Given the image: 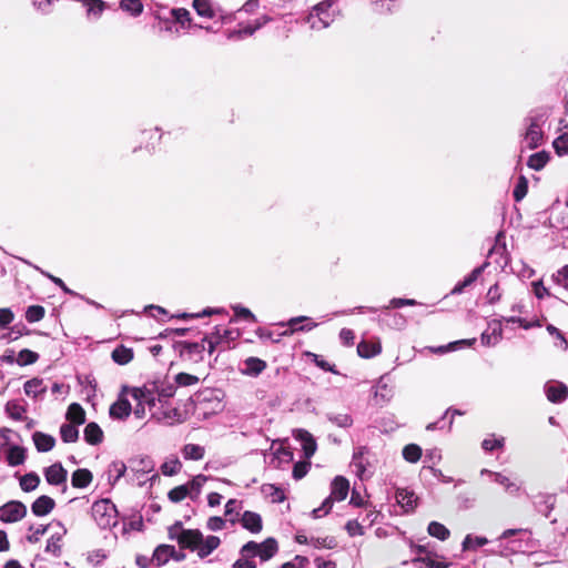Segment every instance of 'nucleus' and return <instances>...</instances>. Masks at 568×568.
Wrapping results in <instances>:
<instances>
[{"mask_svg":"<svg viewBox=\"0 0 568 568\" xmlns=\"http://www.w3.org/2000/svg\"><path fill=\"white\" fill-rule=\"evenodd\" d=\"M171 537L176 538L182 547L196 551L201 558L209 556L221 542L216 536L204 538L196 529H182L176 536L171 530Z\"/></svg>","mask_w":568,"mask_h":568,"instance_id":"1","label":"nucleus"},{"mask_svg":"<svg viewBox=\"0 0 568 568\" xmlns=\"http://www.w3.org/2000/svg\"><path fill=\"white\" fill-rule=\"evenodd\" d=\"M92 517L100 528L109 529L116 525L118 510L109 499H101L93 503Z\"/></svg>","mask_w":568,"mask_h":568,"instance_id":"2","label":"nucleus"},{"mask_svg":"<svg viewBox=\"0 0 568 568\" xmlns=\"http://www.w3.org/2000/svg\"><path fill=\"white\" fill-rule=\"evenodd\" d=\"M277 551V542L273 538H267L261 544L248 541L242 548L245 557H258L262 561L268 560Z\"/></svg>","mask_w":568,"mask_h":568,"instance_id":"3","label":"nucleus"},{"mask_svg":"<svg viewBox=\"0 0 568 568\" xmlns=\"http://www.w3.org/2000/svg\"><path fill=\"white\" fill-rule=\"evenodd\" d=\"M224 394L217 389H206L201 394L200 408L205 416H211L223 412Z\"/></svg>","mask_w":568,"mask_h":568,"instance_id":"4","label":"nucleus"},{"mask_svg":"<svg viewBox=\"0 0 568 568\" xmlns=\"http://www.w3.org/2000/svg\"><path fill=\"white\" fill-rule=\"evenodd\" d=\"M128 393L136 402L134 415L142 418L145 415V407H153L155 405V397L151 390L141 387H133L128 389Z\"/></svg>","mask_w":568,"mask_h":568,"instance_id":"5","label":"nucleus"},{"mask_svg":"<svg viewBox=\"0 0 568 568\" xmlns=\"http://www.w3.org/2000/svg\"><path fill=\"white\" fill-rule=\"evenodd\" d=\"M27 515V507L21 501H9L0 507V520L3 523H17Z\"/></svg>","mask_w":568,"mask_h":568,"instance_id":"6","label":"nucleus"},{"mask_svg":"<svg viewBox=\"0 0 568 568\" xmlns=\"http://www.w3.org/2000/svg\"><path fill=\"white\" fill-rule=\"evenodd\" d=\"M183 557L184 555L182 552H178L173 546L160 545L154 550L150 564L154 566H164L170 562V559L180 561Z\"/></svg>","mask_w":568,"mask_h":568,"instance_id":"7","label":"nucleus"},{"mask_svg":"<svg viewBox=\"0 0 568 568\" xmlns=\"http://www.w3.org/2000/svg\"><path fill=\"white\" fill-rule=\"evenodd\" d=\"M293 436L301 443L305 457L311 458L317 448L313 435L305 429H296L293 432Z\"/></svg>","mask_w":568,"mask_h":568,"instance_id":"8","label":"nucleus"},{"mask_svg":"<svg viewBox=\"0 0 568 568\" xmlns=\"http://www.w3.org/2000/svg\"><path fill=\"white\" fill-rule=\"evenodd\" d=\"M286 325L290 327L282 333V336H291L297 331H312L317 326L316 323L310 321L306 316L292 317L287 321Z\"/></svg>","mask_w":568,"mask_h":568,"instance_id":"9","label":"nucleus"},{"mask_svg":"<svg viewBox=\"0 0 568 568\" xmlns=\"http://www.w3.org/2000/svg\"><path fill=\"white\" fill-rule=\"evenodd\" d=\"M239 520L242 527L252 534H258L263 528L262 517L254 511H244Z\"/></svg>","mask_w":568,"mask_h":568,"instance_id":"10","label":"nucleus"},{"mask_svg":"<svg viewBox=\"0 0 568 568\" xmlns=\"http://www.w3.org/2000/svg\"><path fill=\"white\" fill-rule=\"evenodd\" d=\"M44 477L50 485L59 486L65 484L68 473L61 464H53L44 470Z\"/></svg>","mask_w":568,"mask_h":568,"instance_id":"11","label":"nucleus"},{"mask_svg":"<svg viewBox=\"0 0 568 568\" xmlns=\"http://www.w3.org/2000/svg\"><path fill=\"white\" fill-rule=\"evenodd\" d=\"M349 490V483L346 478L337 476L332 483L331 505L333 500H344Z\"/></svg>","mask_w":568,"mask_h":568,"instance_id":"12","label":"nucleus"},{"mask_svg":"<svg viewBox=\"0 0 568 568\" xmlns=\"http://www.w3.org/2000/svg\"><path fill=\"white\" fill-rule=\"evenodd\" d=\"M490 332H484L481 334V343L485 346H495L503 336V327L500 322L494 321L489 324Z\"/></svg>","mask_w":568,"mask_h":568,"instance_id":"13","label":"nucleus"},{"mask_svg":"<svg viewBox=\"0 0 568 568\" xmlns=\"http://www.w3.org/2000/svg\"><path fill=\"white\" fill-rule=\"evenodd\" d=\"M54 506L55 503L51 497L42 495L33 501L31 510L36 516L42 517L50 514Z\"/></svg>","mask_w":568,"mask_h":568,"instance_id":"14","label":"nucleus"},{"mask_svg":"<svg viewBox=\"0 0 568 568\" xmlns=\"http://www.w3.org/2000/svg\"><path fill=\"white\" fill-rule=\"evenodd\" d=\"M542 138H544V134H542L541 128L536 122H532V123H530V125L528 126V129L526 131L524 141H525L527 148L536 149L537 146H539L541 144Z\"/></svg>","mask_w":568,"mask_h":568,"instance_id":"15","label":"nucleus"},{"mask_svg":"<svg viewBox=\"0 0 568 568\" xmlns=\"http://www.w3.org/2000/svg\"><path fill=\"white\" fill-rule=\"evenodd\" d=\"M57 530L51 535L48 540L47 550L53 552L54 555L60 551L61 540L63 536L67 534V528L60 521L54 524Z\"/></svg>","mask_w":568,"mask_h":568,"instance_id":"16","label":"nucleus"},{"mask_svg":"<svg viewBox=\"0 0 568 568\" xmlns=\"http://www.w3.org/2000/svg\"><path fill=\"white\" fill-rule=\"evenodd\" d=\"M547 398L552 403L562 402L568 395V388L565 384L552 383L546 386Z\"/></svg>","mask_w":568,"mask_h":568,"instance_id":"17","label":"nucleus"},{"mask_svg":"<svg viewBox=\"0 0 568 568\" xmlns=\"http://www.w3.org/2000/svg\"><path fill=\"white\" fill-rule=\"evenodd\" d=\"M396 499L406 511H410L417 506V497L415 493L407 489H398L396 493Z\"/></svg>","mask_w":568,"mask_h":568,"instance_id":"18","label":"nucleus"},{"mask_svg":"<svg viewBox=\"0 0 568 568\" xmlns=\"http://www.w3.org/2000/svg\"><path fill=\"white\" fill-rule=\"evenodd\" d=\"M131 413V404L124 398L120 397L113 405L110 407V415L114 418L123 419L128 417Z\"/></svg>","mask_w":568,"mask_h":568,"instance_id":"19","label":"nucleus"},{"mask_svg":"<svg viewBox=\"0 0 568 568\" xmlns=\"http://www.w3.org/2000/svg\"><path fill=\"white\" fill-rule=\"evenodd\" d=\"M244 365L243 374L247 376H257L266 368V363L258 357L246 358Z\"/></svg>","mask_w":568,"mask_h":568,"instance_id":"20","label":"nucleus"},{"mask_svg":"<svg viewBox=\"0 0 568 568\" xmlns=\"http://www.w3.org/2000/svg\"><path fill=\"white\" fill-rule=\"evenodd\" d=\"M6 460L12 467L22 465L26 460V450L17 445L10 446L6 452Z\"/></svg>","mask_w":568,"mask_h":568,"instance_id":"21","label":"nucleus"},{"mask_svg":"<svg viewBox=\"0 0 568 568\" xmlns=\"http://www.w3.org/2000/svg\"><path fill=\"white\" fill-rule=\"evenodd\" d=\"M33 443L39 452H49L53 448L55 439L48 434L36 432L33 434Z\"/></svg>","mask_w":568,"mask_h":568,"instance_id":"22","label":"nucleus"},{"mask_svg":"<svg viewBox=\"0 0 568 568\" xmlns=\"http://www.w3.org/2000/svg\"><path fill=\"white\" fill-rule=\"evenodd\" d=\"M92 481V474L88 469H77L72 474L71 483L72 486L75 488H85L88 487Z\"/></svg>","mask_w":568,"mask_h":568,"instance_id":"23","label":"nucleus"},{"mask_svg":"<svg viewBox=\"0 0 568 568\" xmlns=\"http://www.w3.org/2000/svg\"><path fill=\"white\" fill-rule=\"evenodd\" d=\"M65 417L73 425H82L85 422V412L81 405L73 403L68 407Z\"/></svg>","mask_w":568,"mask_h":568,"instance_id":"24","label":"nucleus"},{"mask_svg":"<svg viewBox=\"0 0 568 568\" xmlns=\"http://www.w3.org/2000/svg\"><path fill=\"white\" fill-rule=\"evenodd\" d=\"M382 347L379 343L361 342L357 345V353L361 357L371 358L381 353Z\"/></svg>","mask_w":568,"mask_h":568,"instance_id":"25","label":"nucleus"},{"mask_svg":"<svg viewBox=\"0 0 568 568\" xmlns=\"http://www.w3.org/2000/svg\"><path fill=\"white\" fill-rule=\"evenodd\" d=\"M272 448L274 449V459L277 462L276 467L290 464L293 460V453L283 444H280L277 447L273 444Z\"/></svg>","mask_w":568,"mask_h":568,"instance_id":"26","label":"nucleus"},{"mask_svg":"<svg viewBox=\"0 0 568 568\" xmlns=\"http://www.w3.org/2000/svg\"><path fill=\"white\" fill-rule=\"evenodd\" d=\"M427 532L442 541L447 540L450 536L449 529L438 521H430L427 527Z\"/></svg>","mask_w":568,"mask_h":568,"instance_id":"27","label":"nucleus"},{"mask_svg":"<svg viewBox=\"0 0 568 568\" xmlns=\"http://www.w3.org/2000/svg\"><path fill=\"white\" fill-rule=\"evenodd\" d=\"M103 433L98 424L89 423L84 428V438L89 444L95 445L102 440Z\"/></svg>","mask_w":568,"mask_h":568,"instance_id":"28","label":"nucleus"},{"mask_svg":"<svg viewBox=\"0 0 568 568\" xmlns=\"http://www.w3.org/2000/svg\"><path fill=\"white\" fill-rule=\"evenodd\" d=\"M112 359L119 365H125L133 359V352L125 346H118L111 354Z\"/></svg>","mask_w":568,"mask_h":568,"instance_id":"29","label":"nucleus"},{"mask_svg":"<svg viewBox=\"0 0 568 568\" xmlns=\"http://www.w3.org/2000/svg\"><path fill=\"white\" fill-rule=\"evenodd\" d=\"M205 449L196 444H186L182 449V455L187 460H200L204 457Z\"/></svg>","mask_w":568,"mask_h":568,"instance_id":"30","label":"nucleus"},{"mask_svg":"<svg viewBox=\"0 0 568 568\" xmlns=\"http://www.w3.org/2000/svg\"><path fill=\"white\" fill-rule=\"evenodd\" d=\"M548 161L549 155L547 152H537L529 156L527 165L535 171H540L546 166Z\"/></svg>","mask_w":568,"mask_h":568,"instance_id":"31","label":"nucleus"},{"mask_svg":"<svg viewBox=\"0 0 568 568\" xmlns=\"http://www.w3.org/2000/svg\"><path fill=\"white\" fill-rule=\"evenodd\" d=\"M120 9L129 12L133 17H138L143 12V3L141 0H121Z\"/></svg>","mask_w":568,"mask_h":568,"instance_id":"32","label":"nucleus"},{"mask_svg":"<svg viewBox=\"0 0 568 568\" xmlns=\"http://www.w3.org/2000/svg\"><path fill=\"white\" fill-rule=\"evenodd\" d=\"M483 273V266L476 267L473 272L460 283H458L453 290L452 294H460L464 288L471 285Z\"/></svg>","mask_w":568,"mask_h":568,"instance_id":"33","label":"nucleus"},{"mask_svg":"<svg viewBox=\"0 0 568 568\" xmlns=\"http://www.w3.org/2000/svg\"><path fill=\"white\" fill-rule=\"evenodd\" d=\"M44 390L45 387L43 386V382L41 379L33 378L24 384V393L28 396L38 397L40 394L44 393Z\"/></svg>","mask_w":568,"mask_h":568,"instance_id":"34","label":"nucleus"},{"mask_svg":"<svg viewBox=\"0 0 568 568\" xmlns=\"http://www.w3.org/2000/svg\"><path fill=\"white\" fill-rule=\"evenodd\" d=\"M403 457L408 463H417L422 457V448L416 444H408L403 448Z\"/></svg>","mask_w":568,"mask_h":568,"instance_id":"35","label":"nucleus"},{"mask_svg":"<svg viewBox=\"0 0 568 568\" xmlns=\"http://www.w3.org/2000/svg\"><path fill=\"white\" fill-rule=\"evenodd\" d=\"M40 484V478L34 473L26 474L20 478V487L23 491H32Z\"/></svg>","mask_w":568,"mask_h":568,"instance_id":"36","label":"nucleus"},{"mask_svg":"<svg viewBox=\"0 0 568 568\" xmlns=\"http://www.w3.org/2000/svg\"><path fill=\"white\" fill-rule=\"evenodd\" d=\"M193 8L201 17L209 19L214 17V10L209 0H193Z\"/></svg>","mask_w":568,"mask_h":568,"instance_id":"37","label":"nucleus"},{"mask_svg":"<svg viewBox=\"0 0 568 568\" xmlns=\"http://www.w3.org/2000/svg\"><path fill=\"white\" fill-rule=\"evenodd\" d=\"M60 434L65 443H74L79 437V432L73 424H63L60 428Z\"/></svg>","mask_w":568,"mask_h":568,"instance_id":"38","label":"nucleus"},{"mask_svg":"<svg viewBox=\"0 0 568 568\" xmlns=\"http://www.w3.org/2000/svg\"><path fill=\"white\" fill-rule=\"evenodd\" d=\"M181 467L182 465L180 460L173 457L163 463V465L161 466V470L162 474L165 476H173L180 471Z\"/></svg>","mask_w":568,"mask_h":568,"instance_id":"39","label":"nucleus"},{"mask_svg":"<svg viewBox=\"0 0 568 568\" xmlns=\"http://www.w3.org/2000/svg\"><path fill=\"white\" fill-rule=\"evenodd\" d=\"M190 496V487L186 485L176 486L169 491V498L173 503H179Z\"/></svg>","mask_w":568,"mask_h":568,"instance_id":"40","label":"nucleus"},{"mask_svg":"<svg viewBox=\"0 0 568 568\" xmlns=\"http://www.w3.org/2000/svg\"><path fill=\"white\" fill-rule=\"evenodd\" d=\"M487 544V539L485 537L479 536H466V538L463 541V549L464 550H473L476 548H479Z\"/></svg>","mask_w":568,"mask_h":568,"instance_id":"41","label":"nucleus"},{"mask_svg":"<svg viewBox=\"0 0 568 568\" xmlns=\"http://www.w3.org/2000/svg\"><path fill=\"white\" fill-rule=\"evenodd\" d=\"M206 480V476L197 475L190 483L185 484L186 487H190V497L197 496Z\"/></svg>","mask_w":568,"mask_h":568,"instance_id":"42","label":"nucleus"},{"mask_svg":"<svg viewBox=\"0 0 568 568\" xmlns=\"http://www.w3.org/2000/svg\"><path fill=\"white\" fill-rule=\"evenodd\" d=\"M38 354L30 349H22L19 352L17 363L21 366L30 365L37 362Z\"/></svg>","mask_w":568,"mask_h":568,"instance_id":"43","label":"nucleus"},{"mask_svg":"<svg viewBox=\"0 0 568 568\" xmlns=\"http://www.w3.org/2000/svg\"><path fill=\"white\" fill-rule=\"evenodd\" d=\"M527 191H528V181L524 175H521V176H519L517 184L515 186V190H514L515 200L517 202L521 201L526 196Z\"/></svg>","mask_w":568,"mask_h":568,"instance_id":"44","label":"nucleus"},{"mask_svg":"<svg viewBox=\"0 0 568 568\" xmlns=\"http://www.w3.org/2000/svg\"><path fill=\"white\" fill-rule=\"evenodd\" d=\"M174 381L179 386L187 387V386L196 385L200 379L195 375H191L187 373H179L175 376Z\"/></svg>","mask_w":568,"mask_h":568,"instance_id":"45","label":"nucleus"},{"mask_svg":"<svg viewBox=\"0 0 568 568\" xmlns=\"http://www.w3.org/2000/svg\"><path fill=\"white\" fill-rule=\"evenodd\" d=\"M44 316V308L39 305L29 306L26 313L28 322H39Z\"/></svg>","mask_w":568,"mask_h":568,"instance_id":"46","label":"nucleus"},{"mask_svg":"<svg viewBox=\"0 0 568 568\" xmlns=\"http://www.w3.org/2000/svg\"><path fill=\"white\" fill-rule=\"evenodd\" d=\"M495 481L503 486L508 493H516L518 490L516 483L505 475L496 474Z\"/></svg>","mask_w":568,"mask_h":568,"instance_id":"47","label":"nucleus"},{"mask_svg":"<svg viewBox=\"0 0 568 568\" xmlns=\"http://www.w3.org/2000/svg\"><path fill=\"white\" fill-rule=\"evenodd\" d=\"M552 281L568 291V265L562 266L552 274Z\"/></svg>","mask_w":568,"mask_h":568,"instance_id":"48","label":"nucleus"},{"mask_svg":"<svg viewBox=\"0 0 568 568\" xmlns=\"http://www.w3.org/2000/svg\"><path fill=\"white\" fill-rule=\"evenodd\" d=\"M554 149L558 155L568 154V134H561L554 141Z\"/></svg>","mask_w":568,"mask_h":568,"instance_id":"49","label":"nucleus"},{"mask_svg":"<svg viewBox=\"0 0 568 568\" xmlns=\"http://www.w3.org/2000/svg\"><path fill=\"white\" fill-rule=\"evenodd\" d=\"M202 343L203 347H205V344L207 345V351L210 354H212L216 345L222 343V337L220 336V328H216V332L211 336L203 338Z\"/></svg>","mask_w":568,"mask_h":568,"instance_id":"50","label":"nucleus"},{"mask_svg":"<svg viewBox=\"0 0 568 568\" xmlns=\"http://www.w3.org/2000/svg\"><path fill=\"white\" fill-rule=\"evenodd\" d=\"M474 342H475L474 338L473 339H462V341L449 343L448 345H445V346H439L437 348H430V349L434 353H446V352L455 351L456 346H458V345L470 346Z\"/></svg>","mask_w":568,"mask_h":568,"instance_id":"51","label":"nucleus"},{"mask_svg":"<svg viewBox=\"0 0 568 568\" xmlns=\"http://www.w3.org/2000/svg\"><path fill=\"white\" fill-rule=\"evenodd\" d=\"M6 412L14 419H22L24 408L16 402H8L6 405Z\"/></svg>","mask_w":568,"mask_h":568,"instance_id":"52","label":"nucleus"},{"mask_svg":"<svg viewBox=\"0 0 568 568\" xmlns=\"http://www.w3.org/2000/svg\"><path fill=\"white\" fill-rule=\"evenodd\" d=\"M264 491L272 497L274 503H282L285 499L284 491L273 485H266Z\"/></svg>","mask_w":568,"mask_h":568,"instance_id":"53","label":"nucleus"},{"mask_svg":"<svg viewBox=\"0 0 568 568\" xmlns=\"http://www.w3.org/2000/svg\"><path fill=\"white\" fill-rule=\"evenodd\" d=\"M310 466H311V463L307 462V460H304V462H297L295 465H294V468H293V477L295 479H301L303 478L308 469H310Z\"/></svg>","mask_w":568,"mask_h":568,"instance_id":"54","label":"nucleus"},{"mask_svg":"<svg viewBox=\"0 0 568 568\" xmlns=\"http://www.w3.org/2000/svg\"><path fill=\"white\" fill-rule=\"evenodd\" d=\"M329 420L334 425H336L338 427H343V428L349 427L353 423L351 416L347 414H337V415L331 416Z\"/></svg>","mask_w":568,"mask_h":568,"instance_id":"55","label":"nucleus"},{"mask_svg":"<svg viewBox=\"0 0 568 568\" xmlns=\"http://www.w3.org/2000/svg\"><path fill=\"white\" fill-rule=\"evenodd\" d=\"M105 558L106 554L102 549L92 550L88 555V564L98 566L101 565Z\"/></svg>","mask_w":568,"mask_h":568,"instance_id":"56","label":"nucleus"},{"mask_svg":"<svg viewBox=\"0 0 568 568\" xmlns=\"http://www.w3.org/2000/svg\"><path fill=\"white\" fill-rule=\"evenodd\" d=\"M345 529L351 537L362 536L364 534L363 526L357 520L347 521Z\"/></svg>","mask_w":568,"mask_h":568,"instance_id":"57","label":"nucleus"},{"mask_svg":"<svg viewBox=\"0 0 568 568\" xmlns=\"http://www.w3.org/2000/svg\"><path fill=\"white\" fill-rule=\"evenodd\" d=\"M503 445H504V438H496L494 436L485 438L481 444V446L485 450H494L496 448L503 447Z\"/></svg>","mask_w":568,"mask_h":568,"instance_id":"58","label":"nucleus"},{"mask_svg":"<svg viewBox=\"0 0 568 568\" xmlns=\"http://www.w3.org/2000/svg\"><path fill=\"white\" fill-rule=\"evenodd\" d=\"M332 509L331 498H326L318 508L313 509V518H321L327 515Z\"/></svg>","mask_w":568,"mask_h":568,"instance_id":"59","label":"nucleus"},{"mask_svg":"<svg viewBox=\"0 0 568 568\" xmlns=\"http://www.w3.org/2000/svg\"><path fill=\"white\" fill-rule=\"evenodd\" d=\"M232 310L234 311L235 316L237 317H242L252 322L256 321L255 315L246 307H243L241 305H233Z\"/></svg>","mask_w":568,"mask_h":568,"instance_id":"60","label":"nucleus"},{"mask_svg":"<svg viewBox=\"0 0 568 568\" xmlns=\"http://www.w3.org/2000/svg\"><path fill=\"white\" fill-rule=\"evenodd\" d=\"M375 397H381L383 402H387L390 397V389L388 388L387 384L384 383L383 381H379V383L376 386Z\"/></svg>","mask_w":568,"mask_h":568,"instance_id":"61","label":"nucleus"},{"mask_svg":"<svg viewBox=\"0 0 568 568\" xmlns=\"http://www.w3.org/2000/svg\"><path fill=\"white\" fill-rule=\"evenodd\" d=\"M172 16L180 23L191 22V14L187 9H184V8L173 9Z\"/></svg>","mask_w":568,"mask_h":568,"instance_id":"62","label":"nucleus"},{"mask_svg":"<svg viewBox=\"0 0 568 568\" xmlns=\"http://www.w3.org/2000/svg\"><path fill=\"white\" fill-rule=\"evenodd\" d=\"M207 528L213 531L222 530L225 527V520L222 517H210L206 524Z\"/></svg>","mask_w":568,"mask_h":568,"instance_id":"63","label":"nucleus"},{"mask_svg":"<svg viewBox=\"0 0 568 568\" xmlns=\"http://www.w3.org/2000/svg\"><path fill=\"white\" fill-rule=\"evenodd\" d=\"M532 292L537 298H544L545 296H549L550 293L548 288H546L541 281H536L531 283Z\"/></svg>","mask_w":568,"mask_h":568,"instance_id":"64","label":"nucleus"}]
</instances>
